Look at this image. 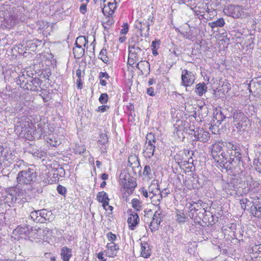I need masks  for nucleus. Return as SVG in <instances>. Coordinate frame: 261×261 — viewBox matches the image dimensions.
<instances>
[{"mask_svg": "<svg viewBox=\"0 0 261 261\" xmlns=\"http://www.w3.org/2000/svg\"><path fill=\"white\" fill-rule=\"evenodd\" d=\"M61 256L63 261H69L71 256V249L65 246L61 250Z\"/></svg>", "mask_w": 261, "mask_h": 261, "instance_id": "obj_25", "label": "nucleus"}, {"mask_svg": "<svg viewBox=\"0 0 261 261\" xmlns=\"http://www.w3.org/2000/svg\"><path fill=\"white\" fill-rule=\"evenodd\" d=\"M143 175L145 178H147L148 179H151L152 178V174L151 172L150 166L149 165H145L144 166L143 171Z\"/></svg>", "mask_w": 261, "mask_h": 261, "instance_id": "obj_40", "label": "nucleus"}, {"mask_svg": "<svg viewBox=\"0 0 261 261\" xmlns=\"http://www.w3.org/2000/svg\"><path fill=\"white\" fill-rule=\"evenodd\" d=\"M96 198L98 202L102 203L103 208H105L108 205L110 201L108 194L105 191L98 192Z\"/></svg>", "mask_w": 261, "mask_h": 261, "instance_id": "obj_20", "label": "nucleus"}, {"mask_svg": "<svg viewBox=\"0 0 261 261\" xmlns=\"http://www.w3.org/2000/svg\"><path fill=\"white\" fill-rule=\"evenodd\" d=\"M28 198L26 197L25 190H21L18 192H15L14 193V202L19 204H25L29 206V203L28 202Z\"/></svg>", "mask_w": 261, "mask_h": 261, "instance_id": "obj_14", "label": "nucleus"}, {"mask_svg": "<svg viewBox=\"0 0 261 261\" xmlns=\"http://www.w3.org/2000/svg\"><path fill=\"white\" fill-rule=\"evenodd\" d=\"M154 188L156 189V188H158V185H156L155 184H151L149 187L148 190H147L149 194H150V195H152L153 194L154 195L155 194V191L153 190Z\"/></svg>", "mask_w": 261, "mask_h": 261, "instance_id": "obj_50", "label": "nucleus"}, {"mask_svg": "<svg viewBox=\"0 0 261 261\" xmlns=\"http://www.w3.org/2000/svg\"><path fill=\"white\" fill-rule=\"evenodd\" d=\"M17 166L20 169L17 175V181L18 184L21 185H31L33 184L37 177V173L33 168L31 167L32 165L26 166L23 169V167L25 165L23 161H21Z\"/></svg>", "mask_w": 261, "mask_h": 261, "instance_id": "obj_3", "label": "nucleus"}, {"mask_svg": "<svg viewBox=\"0 0 261 261\" xmlns=\"http://www.w3.org/2000/svg\"><path fill=\"white\" fill-rule=\"evenodd\" d=\"M190 134L193 136L195 139L193 141H200L202 143L207 142L210 139V134L202 128H197L196 129L190 130Z\"/></svg>", "mask_w": 261, "mask_h": 261, "instance_id": "obj_6", "label": "nucleus"}, {"mask_svg": "<svg viewBox=\"0 0 261 261\" xmlns=\"http://www.w3.org/2000/svg\"><path fill=\"white\" fill-rule=\"evenodd\" d=\"M108 143V138L106 134L101 133L99 135V144L101 145L100 149L102 152L106 151L107 144Z\"/></svg>", "mask_w": 261, "mask_h": 261, "instance_id": "obj_27", "label": "nucleus"}, {"mask_svg": "<svg viewBox=\"0 0 261 261\" xmlns=\"http://www.w3.org/2000/svg\"><path fill=\"white\" fill-rule=\"evenodd\" d=\"M31 80H30V77L28 80H27V82H25L24 81H22V82L20 84V87L23 88L24 89H27L28 90L32 91H33V88L31 85Z\"/></svg>", "mask_w": 261, "mask_h": 261, "instance_id": "obj_43", "label": "nucleus"}, {"mask_svg": "<svg viewBox=\"0 0 261 261\" xmlns=\"http://www.w3.org/2000/svg\"><path fill=\"white\" fill-rule=\"evenodd\" d=\"M30 229V227L29 225H25L23 226H19L14 229V233L27 237L29 234Z\"/></svg>", "mask_w": 261, "mask_h": 261, "instance_id": "obj_23", "label": "nucleus"}, {"mask_svg": "<svg viewBox=\"0 0 261 261\" xmlns=\"http://www.w3.org/2000/svg\"><path fill=\"white\" fill-rule=\"evenodd\" d=\"M32 210L30 214L29 218H30L33 221L36 223H41V216L39 214L40 213L39 212V210H35L33 207H31L30 211Z\"/></svg>", "mask_w": 261, "mask_h": 261, "instance_id": "obj_26", "label": "nucleus"}, {"mask_svg": "<svg viewBox=\"0 0 261 261\" xmlns=\"http://www.w3.org/2000/svg\"><path fill=\"white\" fill-rule=\"evenodd\" d=\"M224 20L222 18H219L217 20L210 23V24L213 29H214L215 28L217 27H222L224 25Z\"/></svg>", "mask_w": 261, "mask_h": 261, "instance_id": "obj_39", "label": "nucleus"}, {"mask_svg": "<svg viewBox=\"0 0 261 261\" xmlns=\"http://www.w3.org/2000/svg\"><path fill=\"white\" fill-rule=\"evenodd\" d=\"M206 213H207V211L205 208H201L197 212H195V213L194 212L191 214H189V215L191 218L194 220L195 222H200L201 220L203 221L205 220Z\"/></svg>", "mask_w": 261, "mask_h": 261, "instance_id": "obj_19", "label": "nucleus"}, {"mask_svg": "<svg viewBox=\"0 0 261 261\" xmlns=\"http://www.w3.org/2000/svg\"><path fill=\"white\" fill-rule=\"evenodd\" d=\"M132 207L137 211H140L142 207V202L138 199L134 198L132 200Z\"/></svg>", "mask_w": 261, "mask_h": 261, "instance_id": "obj_41", "label": "nucleus"}, {"mask_svg": "<svg viewBox=\"0 0 261 261\" xmlns=\"http://www.w3.org/2000/svg\"><path fill=\"white\" fill-rule=\"evenodd\" d=\"M128 31V24L125 23L123 25V28L120 31V33H127Z\"/></svg>", "mask_w": 261, "mask_h": 261, "instance_id": "obj_64", "label": "nucleus"}, {"mask_svg": "<svg viewBox=\"0 0 261 261\" xmlns=\"http://www.w3.org/2000/svg\"><path fill=\"white\" fill-rule=\"evenodd\" d=\"M31 80V85L33 88V91H38L41 87L42 81L39 78H32L30 77Z\"/></svg>", "mask_w": 261, "mask_h": 261, "instance_id": "obj_32", "label": "nucleus"}, {"mask_svg": "<svg viewBox=\"0 0 261 261\" xmlns=\"http://www.w3.org/2000/svg\"><path fill=\"white\" fill-rule=\"evenodd\" d=\"M57 190L59 194H60V195H62L63 196H65V194H66L67 190H66V188L62 186L61 185H59L57 186Z\"/></svg>", "mask_w": 261, "mask_h": 261, "instance_id": "obj_47", "label": "nucleus"}, {"mask_svg": "<svg viewBox=\"0 0 261 261\" xmlns=\"http://www.w3.org/2000/svg\"><path fill=\"white\" fill-rule=\"evenodd\" d=\"M150 25V23L149 21L142 23L143 28H144V29H145V31H146V32L149 31Z\"/></svg>", "mask_w": 261, "mask_h": 261, "instance_id": "obj_62", "label": "nucleus"}, {"mask_svg": "<svg viewBox=\"0 0 261 261\" xmlns=\"http://www.w3.org/2000/svg\"><path fill=\"white\" fill-rule=\"evenodd\" d=\"M241 149L239 147L234 148L233 150L230 151H226L227 156L230 158V166H232L233 163L235 164H239L242 161V155L240 152Z\"/></svg>", "mask_w": 261, "mask_h": 261, "instance_id": "obj_12", "label": "nucleus"}, {"mask_svg": "<svg viewBox=\"0 0 261 261\" xmlns=\"http://www.w3.org/2000/svg\"><path fill=\"white\" fill-rule=\"evenodd\" d=\"M225 15L231 17L233 18H238L241 16L243 13V9L238 5H228L223 9Z\"/></svg>", "mask_w": 261, "mask_h": 261, "instance_id": "obj_8", "label": "nucleus"}, {"mask_svg": "<svg viewBox=\"0 0 261 261\" xmlns=\"http://www.w3.org/2000/svg\"><path fill=\"white\" fill-rule=\"evenodd\" d=\"M109 108L110 107L108 106L103 105V106H101L98 107L97 111L98 112H100L102 113V112H105L107 109H109Z\"/></svg>", "mask_w": 261, "mask_h": 261, "instance_id": "obj_56", "label": "nucleus"}, {"mask_svg": "<svg viewBox=\"0 0 261 261\" xmlns=\"http://www.w3.org/2000/svg\"><path fill=\"white\" fill-rule=\"evenodd\" d=\"M107 248L111 251V254L110 256L114 257L116 256L117 251L119 250V247L117 245L115 244L114 242H111L107 244Z\"/></svg>", "mask_w": 261, "mask_h": 261, "instance_id": "obj_35", "label": "nucleus"}, {"mask_svg": "<svg viewBox=\"0 0 261 261\" xmlns=\"http://www.w3.org/2000/svg\"><path fill=\"white\" fill-rule=\"evenodd\" d=\"M99 59L101 60L105 63L107 64L108 62V59L107 56L106 49L102 48L100 51L99 55Z\"/></svg>", "mask_w": 261, "mask_h": 261, "instance_id": "obj_44", "label": "nucleus"}, {"mask_svg": "<svg viewBox=\"0 0 261 261\" xmlns=\"http://www.w3.org/2000/svg\"><path fill=\"white\" fill-rule=\"evenodd\" d=\"M227 110L226 109H223L220 111V112H217L214 116L213 121L215 123V125H219L222 121L225 120L224 113H227Z\"/></svg>", "mask_w": 261, "mask_h": 261, "instance_id": "obj_22", "label": "nucleus"}, {"mask_svg": "<svg viewBox=\"0 0 261 261\" xmlns=\"http://www.w3.org/2000/svg\"><path fill=\"white\" fill-rule=\"evenodd\" d=\"M247 199H243L242 200H240V204H241V208L245 210L246 209V203H247Z\"/></svg>", "mask_w": 261, "mask_h": 261, "instance_id": "obj_61", "label": "nucleus"}, {"mask_svg": "<svg viewBox=\"0 0 261 261\" xmlns=\"http://www.w3.org/2000/svg\"><path fill=\"white\" fill-rule=\"evenodd\" d=\"M146 141L144 146V152L146 158L150 159L154 154L156 140L154 135L148 133L146 137Z\"/></svg>", "mask_w": 261, "mask_h": 261, "instance_id": "obj_5", "label": "nucleus"}, {"mask_svg": "<svg viewBox=\"0 0 261 261\" xmlns=\"http://www.w3.org/2000/svg\"><path fill=\"white\" fill-rule=\"evenodd\" d=\"M80 12L84 14L87 11V4H82L80 8Z\"/></svg>", "mask_w": 261, "mask_h": 261, "instance_id": "obj_58", "label": "nucleus"}, {"mask_svg": "<svg viewBox=\"0 0 261 261\" xmlns=\"http://www.w3.org/2000/svg\"><path fill=\"white\" fill-rule=\"evenodd\" d=\"M174 158L176 162L178 165H180V164L182 163V154H181L180 153H176V154L174 156Z\"/></svg>", "mask_w": 261, "mask_h": 261, "instance_id": "obj_49", "label": "nucleus"}, {"mask_svg": "<svg viewBox=\"0 0 261 261\" xmlns=\"http://www.w3.org/2000/svg\"><path fill=\"white\" fill-rule=\"evenodd\" d=\"M195 37L196 39V43L197 44L201 45L203 41L202 36L201 34H198Z\"/></svg>", "mask_w": 261, "mask_h": 261, "instance_id": "obj_54", "label": "nucleus"}, {"mask_svg": "<svg viewBox=\"0 0 261 261\" xmlns=\"http://www.w3.org/2000/svg\"><path fill=\"white\" fill-rule=\"evenodd\" d=\"M128 58L131 59H132V60H134V61L138 62L140 57L138 56L137 55H134L133 54H131L129 52Z\"/></svg>", "mask_w": 261, "mask_h": 261, "instance_id": "obj_57", "label": "nucleus"}, {"mask_svg": "<svg viewBox=\"0 0 261 261\" xmlns=\"http://www.w3.org/2000/svg\"><path fill=\"white\" fill-rule=\"evenodd\" d=\"M45 128V127H44L42 129L40 128H38V131H37V130H36V132L35 133H34L33 135H35L36 136V137H38V138L41 137L42 135L43 136V137L46 136V134L45 133V132H44L43 130V129H44Z\"/></svg>", "mask_w": 261, "mask_h": 261, "instance_id": "obj_48", "label": "nucleus"}, {"mask_svg": "<svg viewBox=\"0 0 261 261\" xmlns=\"http://www.w3.org/2000/svg\"><path fill=\"white\" fill-rule=\"evenodd\" d=\"M46 141L53 146H57L60 144V141L58 140V137H56L53 135H49V137L46 138Z\"/></svg>", "mask_w": 261, "mask_h": 261, "instance_id": "obj_37", "label": "nucleus"}, {"mask_svg": "<svg viewBox=\"0 0 261 261\" xmlns=\"http://www.w3.org/2000/svg\"><path fill=\"white\" fill-rule=\"evenodd\" d=\"M14 193L15 191L13 193H7L4 199L5 202L9 205L15 203V202H14Z\"/></svg>", "mask_w": 261, "mask_h": 261, "instance_id": "obj_42", "label": "nucleus"}, {"mask_svg": "<svg viewBox=\"0 0 261 261\" xmlns=\"http://www.w3.org/2000/svg\"><path fill=\"white\" fill-rule=\"evenodd\" d=\"M189 211V214H191L193 213L196 212L195 211V207L194 206V203H190L189 204V205L188 206Z\"/></svg>", "mask_w": 261, "mask_h": 261, "instance_id": "obj_59", "label": "nucleus"}, {"mask_svg": "<svg viewBox=\"0 0 261 261\" xmlns=\"http://www.w3.org/2000/svg\"><path fill=\"white\" fill-rule=\"evenodd\" d=\"M127 213L129 214V217L127 219L128 227L130 230H133L139 223V217L137 213L133 211L132 209H129L127 211Z\"/></svg>", "mask_w": 261, "mask_h": 261, "instance_id": "obj_11", "label": "nucleus"}, {"mask_svg": "<svg viewBox=\"0 0 261 261\" xmlns=\"http://www.w3.org/2000/svg\"><path fill=\"white\" fill-rule=\"evenodd\" d=\"M187 217L186 215L183 213L178 210L176 213V221L178 223H183L187 221Z\"/></svg>", "mask_w": 261, "mask_h": 261, "instance_id": "obj_38", "label": "nucleus"}, {"mask_svg": "<svg viewBox=\"0 0 261 261\" xmlns=\"http://www.w3.org/2000/svg\"><path fill=\"white\" fill-rule=\"evenodd\" d=\"M214 144H219L220 146H221V149H223V148H224L227 150V151H229L233 150L234 148L239 147L231 142L226 141H219L218 142L215 143Z\"/></svg>", "mask_w": 261, "mask_h": 261, "instance_id": "obj_29", "label": "nucleus"}, {"mask_svg": "<svg viewBox=\"0 0 261 261\" xmlns=\"http://www.w3.org/2000/svg\"><path fill=\"white\" fill-rule=\"evenodd\" d=\"M218 220V217L213 215L212 213L210 212H207L205 214V220H203V222H207L210 224L212 225L217 222Z\"/></svg>", "mask_w": 261, "mask_h": 261, "instance_id": "obj_33", "label": "nucleus"}, {"mask_svg": "<svg viewBox=\"0 0 261 261\" xmlns=\"http://www.w3.org/2000/svg\"><path fill=\"white\" fill-rule=\"evenodd\" d=\"M252 205L251 206L252 214L258 218L261 217V196L252 198Z\"/></svg>", "mask_w": 261, "mask_h": 261, "instance_id": "obj_13", "label": "nucleus"}, {"mask_svg": "<svg viewBox=\"0 0 261 261\" xmlns=\"http://www.w3.org/2000/svg\"><path fill=\"white\" fill-rule=\"evenodd\" d=\"M129 51L131 54L137 55L140 57L143 55L142 50L138 46L134 45H131L129 46Z\"/></svg>", "mask_w": 261, "mask_h": 261, "instance_id": "obj_36", "label": "nucleus"}, {"mask_svg": "<svg viewBox=\"0 0 261 261\" xmlns=\"http://www.w3.org/2000/svg\"><path fill=\"white\" fill-rule=\"evenodd\" d=\"M137 68H138L141 72L142 74H143V71L149 72L150 70V64L147 61H140L136 65Z\"/></svg>", "mask_w": 261, "mask_h": 261, "instance_id": "obj_31", "label": "nucleus"}, {"mask_svg": "<svg viewBox=\"0 0 261 261\" xmlns=\"http://www.w3.org/2000/svg\"><path fill=\"white\" fill-rule=\"evenodd\" d=\"M207 87L204 82L200 83L197 84L195 86V92L196 94L201 96L203 94L207 92Z\"/></svg>", "mask_w": 261, "mask_h": 261, "instance_id": "obj_28", "label": "nucleus"}, {"mask_svg": "<svg viewBox=\"0 0 261 261\" xmlns=\"http://www.w3.org/2000/svg\"><path fill=\"white\" fill-rule=\"evenodd\" d=\"M85 48H83L82 46L79 45H74L73 48V54L75 59H81L85 54Z\"/></svg>", "mask_w": 261, "mask_h": 261, "instance_id": "obj_30", "label": "nucleus"}, {"mask_svg": "<svg viewBox=\"0 0 261 261\" xmlns=\"http://www.w3.org/2000/svg\"><path fill=\"white\" fill-rule=\"evenodd\" d=\"M232 117L233 122L236 123L235 125H236L237 128L239 130L242 129L243 125L242 122H243L244 119H246L244 114L241 112H236L233 113Z\"/></svg>", "mask_w": 261, "mask_h": 261, "instance_id": "obj_17", "label": "nucleus"}, {"mask_svg": "<svg viewBox=\"0 0 261 261\" xmlns=\"http://www.w3.org/2000/svg\"><path fill=\"white\" fill-rule=\"evenodd\" d=\"M39 214L41 216V223H45L46 221L51 222L53 221L55 217L51 211H47L46 209L40 210Z\"/></svg>", "mask_w": 261, "mask_h": 261, "instance_id": "obj_16", "label": "nucleus"}, {"mask_svg": "<svg viewBox=\"0 0 261 261\" xmlns=\"http://www.w3.org/2000/svg\"><path fill=\"white\" fill-rule=\"evenodd\" d=\"M181 85L185 87L190 86L193 85L195 80V77L192 71L184 69L182 71Z\"/></svg>", "mask_w": 261, "mask_h": 261, "instance_id": "obj_9", "label": "nucleus"}, {"mask_svg": "<svg viewBox=\"0 0 261 261\" xmlns=\"http://www.w3.org/2000/svg\"><path fill=\"white\" fill-rule=\"evenodd\" d=\"M25 9L23 7L10 8L6 11H0V27L12 28L15 24L23 21L25 19Z\"/></svg>", "mask_w": 261, "mask_h": 261, "instance_id": "obj_1", "label": "nucleus"}, {"mask_svg": "<svg viewBox=\"0 0 261 261\" xmlns=\"http://www.w3.org/2000/svg\"><path fill=\"white\" fill-rule=\"evenodd\" d=\"M117 3L115 1L114 2H109L108 3V8L105 4L103 5L101 4V6H103V7L102 8V11L105 16H107L109 17H112L114 14L115 10L117 8Z\"/></svg>", "mask_w": 261, "mask_h": 261, "instance_id": "obj_15", "label": "nucleus"}, {"mask_svg": "<svg viewBox=\"0 0 261 261\" xmlns=\"http://www.w3.org/2000/svg\"><path fill=\"white\" fill-rule=\"evenodd\" d=\"M147 93L150 96H154L155 93L154 91V89L152 87L148 88L147 89Z\"/></svg>", "mask_w": 261, "mask_h": 261, "instance_id": "obj_63", "label": "nucleus"}, {"mask_svg": "<svg viewBox=\"0 0 261 261\" xmlns=\"http://www.w3.org/2000/svg\"><path fill=\"white\" fill-rule=\"evenodd\" d=\"M107 236L109 241H111V242H113L116 239V235L113 234L112 232H109Z\"/></svg>", "mask_w": 261, "mask_h": 261, "instance_id": "obj_52", "label": "nucleus"}, {"mask_svg": "<svg viewBox=\"0 0 261 261\" xmlns=\"http://www.w3.org/2000/svg\"><path fill=\"white\" fill-rule=\"evenodd\" d=\"M120 183L128 192H132L137 186L135 179L126 170H122L119 176Z\"/></svg>", "mask_w": 261, "mask_h": 261, "instance_id": "obj_4", "label": "nucleus"}, {"mask_svg": "<svg viewBox=\"0 0 261 261\" xmlns=\"http://www.w3.org/2000/svg\"><path fill=\"white\" fill-rule=\"evenodd\" d=\"M110 77V76L106 72H100L99 74V79H103V78H105L106 79H108Z\"/></svg>", "mask_w": 261, "mask_h": 261, "instance_id": "obj_60", "label": "nucleus"}, {"mask_svg": "<svg viewBox=\"0 0 261 261\" xmlns=\"http://www.w3.org/2000/svg\"><path fill=\"white\" fill-rule=\"evenodd\" d=\"M194 206L195 207V211L197 212L200 211L201 208H205L203 207V205H202L203 203L201 200H198L197 202H193Z\"/></svg>", "mask_w": 261, "mask_h": 261, "instance_id": "obj_46", "label": "nucleus"}, {"mask_svg": "<svg viewBox=\"0 0 261 261\" xmlns=\"http://www.w3.org/2000/svg\"><path fill=\"white\" fill-rule=\"evenodd\" d=\"M28 153L31 154L34 158L37 159H41L45 154V152L44 151L38 149L37 147L30 148L28 150Z\"/></svg>", "mask_w": 261, "mask_h": 261, "instance_id": "obj_24", "label": "nucleus"}, {"mask_svg": "<svg viewBox=\"0 0 261 261\" xmlns=\"http://www.w3.org/2000/svg\"><path fill=\"white\" fill-rule=\"evenodd\" d=\"M163 217L164 215L162 214V210L161 206H159V208L154 213L152 221L149 225L152 232L159 229L160 223L163 221Z\"/></svg>", "mask_w": 261, "mask_h": 261, "instance_id": "obj_7", "label": "nucleus"}, {"mask_svg": "<svg viewBox=\"0 0 261 261\" xmlns=\"http://www.w3.org/2000/svg\"><path fill=\"white\" fill-rule=\"evenodd\" d=\"M88 43V38L85 36H80L76 38L74 45L86 47Z\"/></svg>", "mask_w": 261, "mask_h": 261, "instance_id": "obj_34", "label": "nucleus"}, {"mask_svg": "<svg viewBox=\"0 0 261 261\" xmlns=\"http://www.w3.org/2000/svg\"><path fill=\"white\" fill-rule=\"evenodd\" d=\"M128 166L132 168L134 174L140 173L141 166L140 165L139 157L135 155H130L128 158Z\"/></svg>", "mask_w": 261, "mask_h": 261, "instance_id": "obj_10", "label": "nucleus"}, {"mask_svg": "<svg viewBox=\"0 0 261 261\" xmlns=\"http://www.w3.org/2000/svg\"><path fill=\"white\" fill-rule=\"evenodd\" d=\"M136 28L139 29L141 32H143L145 31L144 28L142 26V22L140 21H137L135 23Z\"/></svg>", "mask_w": 261, "mask_h": 261, "instance_id": "obj_55", "label": "nucleus"}, {"mask_svg": "<svg viewBox=\"0 0 261 261\" xmlns=\"http://www.w3.org/2000/svg\"><path fill=\"white\" fill-rule=\"evenodd\" d=\"M158 192H160V190L159 188H156L155 190L154 195H152L150 196V198L151 201V203L156 206L158 208H159V206L160 205V203L161 200L163 198V194H159Z\"/></svg>", "mask_w": 261, "mask_h": 261, "instance_id": "obj_21", "label": "nucleus"}, {"mask_svg": "<svg viewBox=\"0 0 261 261\" xmlns=\"http://www.w3.org/2000/svg\"><path fill=\"white\" fill-rule=\"evenodd\" d=\"M151 254V247L146 242H143L141 243V256L147 258Z\"/></svg>", "mask_w": 261, "mask_h": 261, "instance_id": "obj_18", "label": "nucleus"}, {"mask_svg": "<svg viewBox=\"0 0 261 261\" xmlns=\"http://www.w3.org/2000/svg\"><path fill=\"white\" fill-rule=\"evenodd\" d=\"M250 251H251L252 253H257L258 252H261V247L255 245L252 247Z\"/></svg>", "mask_w": 261, "mask_h": 261, "instance_id": "obj_53", "label": "nucleus"}, {"mask_svg": "<svg viewBox=\"0 0 261 261\" xmlns=\"http://www.w3.org/2000/svg\"><path fill=\"white\" fill-rule=\"evenodd\" d=\"M211 154L217 166L226 171L231 169L230 158L227 156V153L219 144H214L211 146Z\"/></svg>", "mask_w": 261, "mask_h": 261, "instance_id": "obj_2", "label": "nucleus"}, {"mask_svg": "<svg viewBox=\"0 0 261 261\" xmlns=\"http://www.w3.org/2000/svg\"><path fill=\"white\" fill-rule=\"evenodd\" d=\"M98 100L101 104H106L108 101V95L107 93L101 94Z\"/></svg>", "mask_w": 261, "mask_h": 261, "instance_id": "obj_45", "label": "nucleus"}, {"mask_svg": "<svg viewBox=\"0 0 261 261\" xmlns=\"http://www.w3.org/2000/svg\"><path fill=\"white\" fill-rule=\"evenodd\" d=\"M140 193L142 194L145 197H150L151 195L149 193L147 190H146L144 188H142L140 190Z\"/></svg>", "mask_w": 261, "mask_h": 261, "instance_id": "obj_51", "label": "nucleus"}]
</instances>
